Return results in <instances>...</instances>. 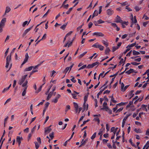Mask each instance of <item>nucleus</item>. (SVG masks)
Instances as JSON below:
<instances>
[{
    "instance_id": "31",
    "label": "nucleus",
    "mask_w": 149,
    "mask_h": 149,
    "mask_svg": "<svg viewBox=\"0 0 149 149\" xmlns=\"http://www.w3.org/2000/svg\"><path fill=\"white\" fill-rule=\"evenodd\" d=\"M35 143L36 148L38 149L40 146V144H39L37 142H35Z\"/></svg>"
},
{
    "instance_id": "29",
    "label": "nucleus",
    "mask_w": 149,
    "mask_h": 149,
    "mask_svg": "<svg viewBox=\"0 0 149 149\" xmlns=\"http://www.w3.org/2000/svg\"><path fill=\"white\" fill-rule=\"evenodd\" d=\"M109 109V108L107 106H106L105 107H104L102 108L101 109L102 110H105L106 111H108Z\"/></svg>"
},
{
    "instance_id": "50",
    "label": "nucleus",
    "mask_w": 149,
    "mask_h": 149,
    "mask_svg": "<svg viewBox=\"0 0 149 149\" xmlns=\"http://www.w3.org/2000/svg\"><path fill=\"white\" fill-rule=\"evenodd\" d=\"M58 100L56 97H55L54 99L52 100V102H54L55 103H56L57 102Z\"/></svg>"
},
{
    "instance_id": "62",
    "label": "nucleus",
    "mask_w": 149,
    "mask_h": 149,
    "mask_svg": "<svg viewBox=\"0 0 149 149\" xmlns=\"http://www.w3.org/2000/svg\"><path fill=\"white\" fill-rule=\"evenodd\" d=\"M125 61V60H124L123 59V58H122L119 62L120 64H121L122 63H124Z\"/></svg>"
},
{
    "instance_id": "10",
    "label": "nucleus",
    "mask_w": 149,
    "mask_h": 149,
    "mask_svg": "<svg viewBox=\"0 0 149 149\" xmlns=\"http://www.w3.org/2000/svg\"><path fill=\"white\" fill-rule=\"evenodd\" d=\"M116 20L115 21V22L116 23H121L123 22V20L121 19L120 17L117 15L116 18Z\"/></svg>"
},
{
    "instance_id": "11",
    "label": "nucleus",
    "mask_w": 149,
    "mask_h": 149,
    "mask_svg": "<svg viewBox=\"0 0 149 149\" xmlns=\"http://www.w3.org/2000/svg\"><path fill=\"white\" fill-rule=\"evenodd\" d=\"M32 27L33 26H32L29 28L27 29H26L24 31V32L22 36L23 37H24L26 35V34L30 31V30H31V29L32 28Z\"/></svg>"
},
{
    "instance_id": "14",
    "label": "nucleus",
    "mask_w": 149,
    "mask_h": 149,
    "mask_svg": "<svg viewBox=\"0 0 149 149\" xmlns=\"http://www.w3.org/2000/svg\"><path fill=\"white\" fill-rule=\"evenodd\" d=\"M89 94V93H88L87 95H85L84 98V104L86 103V102L87 100L88 95Z\"/></svg>"
},
{
    "instance_id": "41",
    "label": "nucleus",
    "mask_w": 149,
    "mask_h": 149,
    "mask_svg": "<svg viewBox=\"0 0 149 149\" xmlns=\"http://www.w3.org/2000/svg\"><path fill=\"white\" fill-rule=\"evenodd\" d=\"M87 52H84L82 54H81L79 56V58H81L84 55H85L87 53Z\"/></svg>"
},
{
    "instance_id": "6",
    "label": "nucleus",
    "mask_w": 149,
    "mask_h": 149,
    "mask_svg": "<svg viewBox=\"0 0 149 149\" xmlns=\"http://www.w3.org/2000/svg\"><path fill=\"white\" fill-rule=\"evenodd\" d=\"M29 55L27 53H26L25 55V58L24 60V61L23 63H22L21 65V66H22L24 64H25L28 61V60L29 58Z\"/></svg>"
},
{
    "instance_id": "7",
    "label": "nucleus",
    "mask_w": 149,
    "mask_h": 149,
    "mask_svg": "<svg viewBox=\"0 0 149 149\" xmlns=\"http://www.w3.org/2000/svg\"><path fill=\"white\" fill-rule=\"evenodd\" d=\"M93 35V36H96L97 37H103L104 35L101 32H96L94 33Z\"/></svg>"
},
{
    "instance_id": "57",
    "label": "nucleus",
    "mask_w": 149,
    "mask_h": 149,
    "mask_svg": "<svg viewBox=\"0 0 149 149\" xmlns=\"http://www.w3.org/2000/svg\"><path fill=\"white\" fill-rule=\"evenodd\" d=\"M97 22L99 24L102 23L104 22V21H102V20L100 19L99 20H98Z\"/></svg>"
},
{
    "instance_id": "61",
    "label": "nucleus",
    "mask_w": 149,
    "mask_h": 149,
    "mask_svg": "<svg viewBox=\"0 0 149 149\" xmlns=\"http://www.w3.org/2000/svg\"><path fill=\"white\" fill-rule=\"evenodd\" d=\"M132 103V102H130L127 105L126 107V108H128L130 107V106L131 105Z\"/></svg>"
},
{
    "instance_id": "52",
    "label": "nucleus",
    "mask_w": 149,
    "mask_h": 149,
    "mask_svg": "<svg viewBox=\"0 0 149 149\" xmlns=\"http://www.w3.org/2000/svg\"><path fill=\"white\" fill-rule=\"evenodd\" d=\"M49 136L50 137L51 139H52L54 137V132H52L49 135Z\"/></svg>"
},
{
    "instance_id": "16",
    "label": "nucleus",
    "mask_w": 149,
    "mask_h": 149,
    "mask_svg": "<svg viewBox=\"0 0 149 149\" xmlns=\"http://www.w3.org/2000/svg\"><path fill=\"white\" fill-rule=\"evenodd\" d=\"M98 11L96 10L94 11L92 16V18H93L95 16H97L98 15Z\"/></svg>"
},
{
    "instance_id": "63",
    "label": "nucleus",
    "mask_w": 149,
    "mask_h": 149,
    "mask_svg": "<svg viewBox=\"0 0 149 149\" xmlns=\"http://www.w3.org/2000/svg\"><path fill=\"white\" fill-rule=\"evenodd\" d=\"M131 64L134 65H139L140 64V63H137L136 62H132L131 63Z\"/></svg>"
},
{
    "instance_id": "59",
    "label": "nucleus",
    "mask_w": 149,
    "mask_h": 149,
    "mask_svg": "<svg viewBox=\"0 0 149 149\" xmlns=\"http://www.w3.org/2000/svg\"><path fill=\"white\" fill-rule=\"evenodd\" d=\"M93 23L91 22L89 23L88 24V26L89 28H90L92 27V26L93 25Z\"/></svg>"
},
{
    "instance_id": "34",
    "label": "nucleus",
    "mask_w": 149,
    "mask_h": 149,
    "mask_svg": "<svg viewBox=\"0 0 149 149\" xmlns=\"http://www.w3.org/2000/svg\"><path fill=\"white\" fill-rule=\"evenodd\" d=\"M111 97V101H112V102L114 103H116L117 102L116 100H114V98H113V95H112L111 97L110 96H109V97Z\"/></svg>"
},
{
    "instance_id": "26",
    "label": "nucleus",
    "mask_w": 149,
    "mask_h": 149,
    "mask_svg": "<svg viewBox=\"0 0 149 149\" xmlns=\"http://www.w3.org/2000/svg\"><path fill=\"white\" fill-rule=\"evenodd\" d=\"M136 45V42H134L133 43H132L131 45H128L127 46V47H126V48H128V47H130V48L132 47L135 46Z\"/></svg>"
},
{
    "instance_id": "15",
    "label": "nucleus",
    "mask_w": 149,
    "mask_h": 149,
    "mask_svg": "<svg viewBox=\"0 0 149 149\" xmlns=\"http://www.w3.org/2000/svg\"><path fill=\"white\" fill-rule=\"evenodd\" d=\"M149 147V141L147 142L146 144L144 146L143 149H148Z\"/></svg>"
},
{
    "instance_id": "19",
    "label": "nucleus",
    "mask_w": 149,
    "mask_h": 149,
    "mask_svg": "<svg viewBox=\"0 0 149 149\" xmlns=\"http://www.w3.org/2000/svg\"><path fill=\"white\" fill-rule=\"evenodd\" d=\"M131 115V113H129L127 114L126 115V116L124 118H123V121H124L125 122V121Z\"/></svg>"
},
{
    "instance_id": "44",
    "label": "nucleus",
    "mask_w": 149,
    "mask_h": 149,
    "mask_svg": "<svg viewBox=\"0 0 149 149\" xmlns=\"http://www.w3.org/2000/svg\"><path fill=\"white\" fill-rule=\"evenodd\" d=\"M86 65H84L82 66L78 70H81L84 69L85 68H86Z\"/></svg>"
},
{
    "instance_id": "47",
    "label": "nucleus",
    "mask_w": 149,
    "mask_h": 149,
    "mask_svg": "<svg viewBox=\"0 0 149 149\" xmlns=\"http://www.w3.org/2000/svg\"><path fill=\"white\" fill-rule=\"evenodd\" d=\"M71 95L72 96V97L73 98L75 99H77V98L76 97L77 95H76L75 94V93H72Z\"/></svg>"
},
{
    "instance_id": "24",
    "label": "nucleus",
    "mask_w": 149,
    "mask_h": 149,
    "mask_svg": "<svg viewBox=\"0 0 149 149\" xmlns=\"http://www.w3.org/2000/svg\"><path fill=\"white\" fill-rule=\"evenodd\" d=\"M30 21H31V20H30V21H29V22L28 23V22L27 21H25L22 24V26L23 27H24L25 25L27 24V25H28L29 23V22H30Z\"/></svg>"
},
{
    "instance_id": "28",
    "label": "nucleus",
    "mask_w": 149,
    "mask_h": 149,
    "mask_svg": "<svg viewBox=\"0 0 149 149\" xmlns=\"http://www.w3.org/2000/svg\"><path fill=\"white\" fill-rule=\"evenodd\" d=\"M102 42L105 45L106 47L109 45L108 43L104 40H102Z\"/></svg>"
},
{
    "instance_id": "13",
    "label": "nucleus",
    "mask_w": 149,
    "mask_h": 149,
    "mask_svg": "<svg viewBox=\"0 0 149 149\" xmlns=\"http://www.w3.org/2000/svg\"><path fill=\"white\" fill-rule=\"evenodd\" d=\"M134 91V90H131L130 92L129 93L128 96H130V97L129 98L130 99H131L134 95V94L133 93Z\"/></svg>"
},
{
    "instance_id": "17",
    "label": "nucleus",
    "mask_w": 149,
    "mask_h": 149,
    "mask_svg": "<svg viewBox=\"0 0 149 149\" xmlns=\"http://www.w3.org/2000/svg\"><path fill=\"white\" fill-rule=\"evenodd\" d=\"M53 93V91L50 92L49 94L48 95L47 97V100H48L51 97Z\"/></svg>"
},
{
    "instance_id": "60",
    "label": "nucleus",
    "mask_w": 149,
    "mask_h": 149,
    "mask_svg": "<svg viewBox=\"0 0 149 149\" xmlns=\"http://www.w3.org/2000/svg\"><path fill=\"white\" fill-rule=\"evenodd\" d=\"M73 104L75 108L77 109V108H78V106L77 103L74 102L73 103Z\"/></svg>"
},
{
    "instance_id": "35",
    "label": "nucleus",
    "mask_w": 149,
    "mask_h": 149,
    "mask_svg": "<svg viewBox=\"0 0 149 149\" xmlns=\"http://www.w3.org/2000/svg\"><path fill=\"white\" fill-rule=\"evenodd\" d=\"M67 25V24H63L60 27V28L63 30H64L65 29Z\"/></svg>"
},
{
    "instance_id": "33",
    "label": "nucleus",
    "mask_w": 149,
    "mask_h": 149,
    "mask_svg": "<svg viewBox=\"0 0 149 149\" xmlns=\"http://www.w3.org/2000/svg\"><path fill=\"white\" fill-rule=\"evenodd\" d=\"M104 91V89H101L100 91L97 93V97L98 98H99V96L102 93V92Z\"/></svg>"
},
{
    "instance_id": "9",
    "label": "nucleus",
    "mask_w": 149,
    "mask_h": 149,
    "mask_svg": "<svg viewBox=\"0 0 149 149\" xmlns=\"http://www.w3.org/2000/svg\"><path fill=\"white\" fill-rule=\"evenodd\" d=\"M113 12V11L111 8L107 10V13L109 16L112 15Z\"/></svg>"
},
{
    "instance_id": "39",
    "label": "nucleus",
    "mask_w": 149,
    "mask_h": 149,
    "mask_svg": "<svg viewBox=\"0 0 149 149\" xmlns=\"http://www.w3.org/2000/svg\"><path fill=\"white\" fill-rule=\"evenodd\" d=\"M98 48L101 51H102L104 49V47L101 45H100Z\"/></svg>"
},
{
    "instance_id": "4",
    "label": "nucleus",
    "mask_w": 149,
    "mask_h": 149,
    "mask_svg": "<svg viewBox=\"0 0 149 149\" xmlns=\"http://www.w3.org/2000/svg\"><path fill=\"white\" fill-rule=\"evenodd\" d=\"M27 76V74L25 75H24L19 80V84L20 85H21L22 84V85L24 81L26 78V77Z\"/></svg>"
},
{
    "instance_id": "49",
    "label": "nucleus",
    "mask_w": 149,
    "mask_h": 149,
    "mask_svg": "<svg viewBox=\"0 0 149 149\" xmlns=\"http://www.w3.org/2000/svg\"><path fill=\"white\" fill-rule=\"evenodd\" d=\"M9 87H7V88H4V89H3V91L2 92L3 93H5V92L7 91L9 89Z\"/></svg>"
},
{
    "instance_id": "54",
    "label": "nucleus",
    "mask_w": 149,
    "mask_h": 149,
    "mask_svg": "<svg viewBox=\"0 0 149 149\" xmlns=\"http://www.w3.org/2000/svg\"><path fill=\"white\" fill-rule=\"evenodd\" d=\"M49 103L48 102H47L45 104V109H47L49 105Z\"/></svg>"
},
{
    "instance_id": "1",
    "label": "nucleus",
    "mask_w": 149,
    "mask_h": 149,
    "mask_svg": "<svg viewBox=\"0 0 149 149\" xmlns=\"http://www.w3.org/2000/svg\"><path fill=\"white\" fill-rule=\"evenodd\" d=\"M6 22V19L4 18L2 19L0 22V32H2L3 28L5 26V23Z\"/></svg>"
},
{
    "instance_id": "45",
    "label": "nucleus",
    "mask_w": 149,
    "mask_h": 149,
    "mask_svg": "<svg viewBox=\"0 0 149 149\" xmlns=\"http://www.w3.org/2000/svg\"><path fill=\"white\" fill-rule=\"evenodd\" d=\"M96 132H95L92 135V136L91 137V139H94L96 137Z\"/></svg>"
},
{
    "instance_id": "43",
    "label": "nucleus",
    "mask_w": 149,
    "mask_h": 149,
    "mask_svg": "<svg viewBox=\"0 0 149 149\" xmlns=\"http://www.w3.org/2000/svg\"><path fill=\"white\" fill-rule=\"evenodd\" d=\"M129 85H127L124 88H123L121 90L122 91H125V90L127 88L129 87Z\"/></svg>"
},
{
    "instance_id": "18",
    "label": "nucleus",
    "mask_w": 149,
    "mask_h": 149,
    "mask_svg": "<svg viewBox=\"0 0 149 149\" xmlns=\"http://www.w3.org/2000/svg\"><path fill=\"white\" fill-rule=\"evenodd\" d=\"M33 68L34 66H31L28 68H26L25 69L24 71H30Z\"/></svg>"
},
{
    "instance_id": "22",
    "label": "nucleus",
    "mask_w": 149,
    "mask_h": 149,
    "mask_svg": "<svg viewBox=\"0 0 149 149\" xmlns=\"http://www.w3.org/2000/svg\"><path fill=\"white\" fill-rule=\"evenodd\" d=\"M10 8L9 7H7L6 8L5 13L4 15L6 14V13L9 12L10 10Z\"/></svg>"
},
{
    "instance_id": "27",
    "label": "nucleus",
    "mask_w": 149,
    "mask_h": 149,
    "mask_svg": "<svg viewBox=\"0 0 149 149\" xmlns=\"http://www.w3.org/2000/svg\"><path fill=\"white\" fill-rule=\"evenodd\" d=\"M133 53L134 55H136L140 54V53L139 52L136 51L135 50L133 51Z\"/></svg>"
},
{
    "instance_id": "46",
    "label": "nucleus",
    "mask_w": 149,
    "mask_h": 149,
    "mask_svg": "<svg viewBox=\"0 0 149 149\" xmlns=\"http://www.w3.org/2000/svg\"><path fill=\"white\" fill-rule=\"evenodd\" d=\"M84 25V23H83L81 25V26H78V27L77 28V31H79V30H80V29H81V28L83 26V25Z\"/></svg>"
},
{
    "instance_id": "55",
    "label": "nucleus",
    "mask_w": 149,
    "mask_h": 149,
    "mask_svg": "<svg viewBox=\"0 0 149 149\" xmlns=\"http://www.w3.org/2000/svg\"><path fill=\"white\" fill-rule=\"evenodd\" d=\"M29 131V128L27 127L24 130V132H25L28 133Z\"/></svg>"
},
{
    "instance_id": "2",
    "label": "nucleus",
    "mask_w": 149,
    "mask_h": 149,
    "mask_svg": "<svg viewBox=\"0 0 149 149\" xmlns=\"http://www.w3.org/2000/svg\"><path fill=\"white\" fill-rule=\"evenodd\" d=\"M27 83L28 81L27 80H26L24 81V82L22 84V85L23 87H25L24 91L22 93V96H24L26 94L27 88L28 87V86L27 85Z\"/></svg>"
},
{
    "instance_id": "42",
    "label": "nucleus",
    "mask_w": 149,
    "mask_h": 149,
    "mask_svg": "<svg viewBox=\"0 0 149 149\" xmlns=\"http://www.w3.org/2000/svg\"><path fill=\"white\" fill-rule=\"evenodd\" d=\"M123 107L120 108L119 109H118L116 111V113H118V112L121 111H122L123 110Z\"/></svg>"
},
{
    "instance_id": "48",
    "label": "nucleus",
    "mask_w": 149,
    "mask_h": 149,
    "mask_svg": "<svg viewBox=\"0 0 149 149\" xmlns=\"http://www.w3.org/2000/svg\"><path fill=\"white\" fill-rule=\"evenodd\" d=\"M94 120L95 121H97L98 123H100V120L99 118H97V117L95 118L94 119Z\"/></svg>"
},
{
    "instance_id": "20",
    "label": "nucleus",
    "mask_w": 149,
    "mask_h": 149,
    "mask_svg": "<svg viewBox=\"0 0 149 149\" xmlns=\"http://www.w3.org/2000/svg\"><path fill=\"white\" fill-rule=\"evenodd\" d=\"M134 71V70L133 69H130L129 70L127 71L125 73L128 74H130L131 73H132Z\"/></svg>"
},
{
    "instance_id": "40",
    "label": "nucleus",
    "mask_w": 149,
    "mask_h": 149,
    "mask_svg": "<svg viewBox=\"0 0 149 149\" xmlns=\"http://www.w3.org/2000/svg\"><path fill=\"white\" fill-rule=\"evenodd\" d=\"M69 70H70V69L68 67H67L64 70L63 73H64L66 74Z\"/></svg>"
},
{
    "instance_id": "23",
    "label": "nucleus",
    "mask_w": 149,
    "mask_h": 149,
    "mask_svg": "<svg viewBox=\"0 0 149 149\" xmlns=\"http://www.w3.org/2000/svg\"><path fill=\"white\" fill-rule=\"evenodd\" d=\"M100 45L99 44L98 42H96L92 45V47L96 48H98Z\"/></svg>"
},
{
    "instance_id": "8",
    "label": "nucleus",
    "mask_w": 149,
    "mask_h": 149,
    "mask_svg": "<svg viewBox=\"0 0 149 149\" xmlns=\"http://www.w3.org/2000/svg\"><path fill=\"white\" fill-rule=\"evenodd\" d=\"M52 130V129L49 127H47L45 128V134H47Z\"/></svg>"
},
{
    "instance_id": "3",
    "label": "nucleus",
    "mask_w": 149,
    "mask_h": 149,
    "mask_svg": "<svg viewBox=\"0 0 149 149\" xmlns=\"http://www.w3.org/2000/svg\"><path fill=\"white\" fill-rule=\"evenodd\" d=\"M131 20L132 21V22L131 24L130 27H132L134 23H136L137 22V20L136 19V16H134V18L133 16V15H131Z\"/></svg>"
},
{
    "instance_id": "64",
    "label": "nucleus",
    "mask_w": 149,
    "mask_h": 149,
    "mask_svg": "<svg viewBox=\"0 0 149 149\" xmlns=\"http://www.w3.org/2000/svg\"><path fill=\"white\" fill-rule=\"evenodd\" d=\"M37 140L38 142L40 144L41 143V140L40 138V137H38L37 138Z\"/></svg>"
},
{
    "instance_id": "58",
    "label": "nucleus",
    "mask_w": 149,
    "mask_h": 149,
    "mask_svg": "<svg viewBox=\"0 0 149 149\" xmlns=\"http://www.w3.org/2000/svg\"><path fill=\"white\" fill-rule=\"evenodd\" d=\"M72 31H70L66 35V37H68V36L70 35L72 33Z\"/></svg>"
},
{
    "instance_id": "38",
    "label": "nucleus",
    "mask_w": 149,
    "mask_h": 149,
    "mask_svg": "<svg viewBox=\"0 0 149 149\" xmlns=\"http://www.w3.org/2000/svg\"><path fill=\"white\" fill-rule=\"evenodd\" d=\"M118 48V47H117V46H114L112 48V52H115V51H116L117 49Z\"/></svg>"
},
{
    "instance_id": "37",
    "label": "nucleus",
    "mask_w": 149,
    "mask_h": 149,
    "mask_svg": "<svg viewBox=\"0 0 149 149\" xmlns=\"http://www.w3.org/2000/svg\"><path fill=\"white\" fill-rule=\"evenodd\" d=\"M129 142L133 146L136 147V146L132 142V140L131 139H130L129 140Z\"/></svg>"
},
{
    "instance_id": "25",
    "label": "nucleus",
    "mask_w": 149,
    "mask_h": 149,
    "mask_svg": "<svg viewBox=\"0 0 149 149\" xmlns=\"http://www.w3.org/2000/svg\"><path fill=\"white\" fill-rule=\"evenodd\" d=\"M16 141L18 143L19 145H20V143H21L20 141V138L19 136H17L16 139Z\"/></svg>"
},
{
    "instance_id": "53",
    "label": "nucleus",
    "mask_w": 149,
    "mask_h": 149,
    "mask_svg": "<svg viewBox=\"0 0 149 149\" xmlns=\"http://www.w3.org/2000/svg\"><path fill=\"white\" fill-rule=\"evenodd\" d=\"M93 66L92 65V64H88L87 67V68H93Z\"/></svg>"
},
{
    "instance_id": "12",
    "label": "nucleus",
    "mask_w": 149,
    "mask_h": 149,
    "mask_svg": "<svg viewBox=\"0 0 149 149\" xmlns=\"http://www.w3.org/2000/svg\"><path fill=\"white\" fill-rule=\"evenodd\" d=\"M111 26L114 27H116V30L117 31H119L120 30V28L118 27L116 23H112L111 24Z\"/></svg>"
},
{
    "instance_id": "36",
    "label": "nucleus",
    "mask_w": 149,
    "mask_h": 149,
    "mask_svg": "<svg viewBox=\"0 0 149 149\" xmlns=\"http://www.w3.org/2000/svg\"><path fill=\"white\" fill-rule=\"evenodd\" d=\"M72 9H73V7H71V8H70L66 12V14H69L70 13V12H71V11L72 10Z\"/></svg>"
},
{
    "instance_id": "51",
    "label": "nucleus",
    "mask_w": 149,
    "mask_h": 149,
    "mask_svg": "<svg viewBox=\"0 0 149 149\" xmlns=\"http://www.w3.org/2000/svg\"><path fill=\"white\" fill-rule=\"evenodd\" d=\"M36 127V126L35 125L31 130V133L33 134L35 131V129Z\"/></svg>"
},
{
    "instance_id": "56",
    "label": "nucleus",
    "mask_w": 149,
    "mask_h": 149,
    "mask_svg": "<svg viewBox=\"0 0 149 149\" xmlns=\"http://www.w3.org/2000/svg\"><path fill=\"white\" fill-rule=\"evenodd\" d=\"M118 72H117L116 74H114L113 75H111L110 76V77H113L114 76L115 77L116 76H117L118 74Z\"/></svg>"
},
{
    "instance_id": "5",
    "label": "nucleus",
    "mask_w": 149,
    "mask_h": 149,
    "mask_svg": "<svg viewBox=\"0 0 149 149\" xmlns=\"http://www.w3.org/2000/svg\"><path fill=\"white\" fill-rule=\"evenodd\" d=\"M11 56L10 55L9 57V56H7L6 59V68H8Z\"/></svg>"
},
{
    "instance_id": "21",
    "label": "nucleus",
    "mask_w": 149,
    "mask_h": 149,
    "mask_svg": "<svg viewBox=\"0 0 149 149\" xmlns=\"http://www.w3.org/2000/svg\"><path fill=\"white\" fill-rule=\"evenodd\" d=\"M110 50L109 47H107L106 49L105 50V54L108 55L109 54V52Z\"/></svg>"
},
{
    "instance_id": "30",
    "label": "nucleus",
    "mask_w": 149,
    "mask_h": 149,
    "mask_svg": "<svg viewBox=\"0 0 149 149\" xmlns=\"http://www.w3.org/2000/svg\"><path fill=\"white\" fill-rule=\"evenodd\" d=\"M127 103V102H121V103H120L119 104H117V105H118L119 106H120L121 105H124L126 104Z\"/></svg>"
},
{
    "instance_id": "32",
    "label": "nucleus",
    "mask_w": 149,
    "mask_h": 149,
    "mask_svg": "<svg viewBox=\"0 0 149 149\" xmlns=\"http://www.w3.org/2000/svg\"><path fill=\"white\" fill-rule=\"evenodd\" d=\"M42 87V85H41L40 86L38 89L36 91V93H38L39 92L41 91V89Z\"/></svg>"
}]
</instances>
